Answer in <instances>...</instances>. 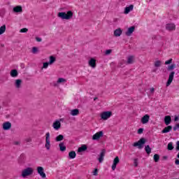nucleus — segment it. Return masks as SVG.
Wrapping results in <instances>:
<instances>
[{
    "label": "nucleus",
    "instance_id": "obj_58",
    "mask_svg": "<svg viewBox=\"0 0 179 179\" xmlns=\"http://www.w3.org/2000/svg\"><path fill=\"white\" fill-rule=\"evenodd\" d=\"M152 72H156V70H153Z\"/></svg>",
    "mask_w": 179,
    "mask_h": 179
},
{
    "label": "nucleus",
    "instance_id": "obj_44",
    "mask_svg": "<svg viewBox=\"0 0 179 179\" xmlns=\"http://www.w3.org/2000/svg\"><path fill=\"white\" fill-rule=\"evenodd\" d=\"M134 167H138V159H134Z\"/></svg>",
    "mask_w": 179,
    "mask_h": 179
},
{
    "label": "nucleus",
    "instance_id": "obj_40",
    "mask_svg": "<svg viewBox=\"0 0 179 179\" xmlns=\"http://www.w3.org/2000/svg\"><path fill=\"white\" fill-rule=\"evenodd\" d=\"M93 176H99V169H95L92 172Z\"/></svg>",
    "mask_w": 179,
    "mask_h": 179
},
{
    "label": "nucleus",
    "instance_id": "obj_18",
    "mask_svg": "<svg viewBox=\"0 0 179 179\" xmlns=\"http://www.w3.org/2000/svg\"><path fill=\"white\" fill-rule=\"evenodd\" d=\"M164 123L166 124V125H170V124L171 123V117H170V115L165 116Z\"/></svg>",
    "mask_w": 179,
    "mask_h": 179
},
{
    "label": "nucleus",
    "instance_id": "obj_11",
    "mask_svg": "<svg viewBox=\"0 0 179 179\" xmlns=\"http://www.w3.org/2000/svg\"><path fill=\"white\" fill-rule=\"evenodd\" d=\"M120 163V158L118 157H116L113 160V164L112 165V170L114 171L115 169H117V164Z\"/></svg>",
    "mask_w": 179,
    "mask_h": 179
},
{
    "label": "nucleus",
    "instance_id": "obj_12",
    "mask_svg": "<svg viewBox=\"0 0 179 179\" xmlns=\"http://www.w3.org/2000/svg\"><path fill=\"white\" fill-rule=\"evenodd\" d=\"M11 127L12 124L9 122H6L3 124V129H4V131H8L10 129Z\"/></svg>",
    "mask_w": 179,
    "mask_h": 179
},
{
    "label": "nucleus",
    "instance_id": "obj_50",
    "mask_svg": "<svg viewBox=\"0 0 179 179\" xmlns=\"http://www.w3.org/2000/svg\"><path fill=\"white\" fill-rule=\"evenodd\" d=\"M176 150H179V141L176 143Z\"/></svg>",
    "mask_w": 179,
    "mask_h": 179
},
{
    "label": "nucleus",
    "instance_id": "obj_24",
    "mask_svg": "<svg viewBox=\"0 0 179 179\" xmlns=\"http://www.w3.org/2000/svg\"><path fill=\"white\" fill-rule=\"evenodd\" d=\"M59 147L61 152H65L66 150V146H65L64 143H60L59 144Z\"/></svg>",
    "mask_w": 179,
    "mask_h": 179
},
{
    "label": "nucleus",
    "instance_id": "obj_22",
    "mask_svg": "<svg viewBox=\"0 0 179 179\" xmlns=\"http://www.w3.org/2000/svg\"><path fill=\"white\" fill-rule=\"evenodd\" d=\"M10 75V76H12V78H16V76H17V75H19V73H17V70L13 69V70H11Z\"/></svg>",
    "mask_w": 179,
    "mask_h": 179
},
{
    "label": "nucleus",
    "instance_id": "obj_34",
    "mask_svg": "<svg viewBox=\"0 0 179 179\" xmlns=\"http://www.w3.org/2000/svg\"><path fill=\"white\" fill-rule=\"evenodd\" d=\"M161 65H162V62L160 60H158L155 62V66H156V68H159V66H161Z\"/></svg>",
    "mask_w": 179,
    "mask_h": 179
},
{
    "label": "nucleus",
    "instance_id": "obj_45",
    "mask_svg": "<svg viewBox=\"0 0 179 179\" xmlns=\"http://www.w3.org/2000/svg\"><path fill=\"white\" fill-rule=\"evenodd\" d=\"M112 50H107L105 52L106 55H110L111 54Z\"/></svg>",
    "mask_w": 179,
    "mask_h": 179
},
{
    "label": "nucleus",
    "instance_id": "obj_13",
    "mask_svg": "<svg viewBox=\"0 0 179 179\" xmlns=\"http://www.w3.org/2000/svg\"><path fill=\"white\" fill-rule=\"evenodd\" d=\"M134 31H135V27L132 26L127 29V31L125 32V34L129 37L130 36H132V33H134Z\"/></svg>",
    "mask_w": 179,
    "mask_h": 179
},
{
    "label": "nucleus",
    "instance_id": "obj_4",
    "mask_svg": "<svg viewBox=\"0 0 179 179\" xmlns=\"http://www.w3.org/2000/svg\"><path fill=\"white\" fill-rule=\"evenodd\" d=\"M45 147L46 148L47 150H50V149L51 148V141L50 140V132H48L45 134Z\"/></svg>",
    "mask_w": 179,
    "mask_h": 179
},
{
    "label": "nucleus",
    "instance_id": "obj_3",
    "mask_svg": "<svg viewBox=\"0 0 179 179\" xmlns=\"http://www.w3.org/2000/svg\"><path fill=\"white\" fill-rule=\"evenodd\" d=\"M146 143V140L144 138H141L138 142H136L133 144L134 148L138 147V149H142L143 148V145Z\"/></svg>",
    "mask_w": 179,
    "mask_h": 179
},
{
    "label": "nucleus",
    "instance_id": "obj_21",
    "mask_svg": "<svg viewBox=\"0 0 179 179\" xmlns=\"http://www.w3.org/2000/svg\"><path fill=\"white\" fill-rule=\"evenodd\" d=\"M89 65L90 66H91L92 68H94L96 66V59H94V58H92L90 61H89Z\"/></svg>",
    "mask_w": 179,
    "mask_h": 179
},
{
    "label": "nucleus",
    "instance_id": "obj_6",
    "mask_svg": "<svg viewBox=\"0 0 179 179\" xmlns=\"http://www.w3.org/2000/svg\"><path fill=\"white\" fill-rule=\"evenodd\" d=\"M37 171L39 176L42 177V178H45L46 176H45V173H44V168H43V166H38Z\"/></svg>",
    "mask_w": 179,
    "mask_h": 179
},
{
    "label": "nucleus",
    "instance_id": "obj_5",
    "mask_svg": "<svg viewBox=\"0 0 179 179\" xmlns=\"http://www.w3.org/2000/svg\"><path fill=\"white\" fill-rule=\"evenodd\" d=\"M112 115H113V112L105 111L101 114V118L102 120H103L104 121H106V120H108V118H110V117H111Z\"/></svg>",
    "mask_w": 179,
    "mask_h": 179
},
{
    "label": "nucleus",
    "instance_id": "obj_42",
    "mask_svg": "<svg viewBox=\"0 0 179 179\" xmlns=\"http://www.w3.org/2000/svg\"><path fill=\"white\" fill-rule=\"evenodd\" d=\"M171 62H173V59H170L165 62V65H169V64H171Z\"/></svg>",
    "mask_w": 179,
    "mask_h": 179
},
{
    "label": "nucleus",
    "instance_id": "obj_29",
    "mask_svg": "<svg viewBox=\"0 0 179 179\" xmlns=\"http://www.w3.org/2000/svg\"><path fill=\"white\" fill-rule=\"evenodd\" d=\"M20 85H22V80L20 79H17L15 80V87H17V89L20 88Z\"/></svg>",
    "mask_w": 179,
    "mask_h": 179
},
{
    "label": "nucleus",
    "instance_id": "obj_1",
    "mask_svg": "<svg viewBox=\"0 0 179 179\" xmlns=\"http://www.w3.org/2000/svg\"><path fill=\"white\" fill-rule=\"evenodd\" d=\"M57 16L61 19L69 20L70 19H72V17L73 16V13L71 10H69L67 13L61 12L57 14Z\"/></svg>",
    "mask_w": 179,
    "mask_h": 179
},
{
    "label": "nucleus",
    "instance_id": "obj_46",
    "mask_svg": "<svg viewBox=\"0 0 179 179\" xmlns=\"http://www.w3.org/2000/svg\"><path fill=\"white\" fill-rule=\"evenodd\" d=\"M138 134H143V128L138 129Z\"/></svg>",
    "mask_w": 179,
    "mask_h": 179
},
{
    "label": "nucleus",
    "instance_id": "obj_25",
    "mask_svg": "<svg viewBox=\"0 0 179 179\" xmlns=\"http://www.w3.org/2000/svg\"><path fill=\"white\" fill-rule=\"evenodd\" d=\"M85 150H87V146L86 145H83L81 147L78 148V153L85 152Z\"/></svg>",
    "mask_w": 179,
    "mask_h": 179
},
{
    "label": "nucleus",
    "instance_id": "obj_32",
    "mask_svg": "<svg viewBox=\"0 0 179 179\" xmlns=\"http://www.w3.org/2000/svg\"><path fill=\"white\" fill-rule=\"evenodd\" d=\"M55 61H56L55 57L50 56V61H49V65H52V64H54V62H55Z\"/></svg>",
    "mask_w": 179,
    "mask_h": 179
},
{
    "label": "nucleus",
    "instance_id": "obj_20",
    "mask_svg": "<svg viewBox=\"0 0 179 179\" xmlns=\"http://www.w3.org/2000/svg\"><path fill=\"white\" fill-rule=\"evenodd\" d=\"M135 61V57L134 56H129L127 58V64H134V62Z\"/></svg>",
    "mask_w": 179,
    "mask_h": 179
},
{
    "label": "nucleus",
    "instance_id": "obj_27",
    "mask_svg": "<svg viewBox=\"0 0 179 179\" xmlns=\"http://www.w3.org/2000/svg\"><path fill=\"white\" fill-rule=\"evenodd\" d=\"M69 159H75L76 157V152L75 151H71L69 153Z\"/></svg>",
    "mask_w": 179,
    "mask_h": 179
},
{
    "label": "nucleus",
    "instance_id": "obj_48",
    "mask_svg": "<svg viewBox=\"0 0 179 179\" xmlns=\"http://www.w3.org/2000/svg\"><path fill=\"white\" fill-rule=\"evenodd\" d=\"M36 41H38V43H40V42L42 41L41 38H38V37H36Z\"/></svg>",
    "mask_w": 179,
    "mask_h": 179
},
{
    "label": "nucleus",
    "instance_id": "obj_54",
    "mask_svg": "<svg viewBox=\"0 0 179 179\" xmlns=\"http://www.w3.org/2000/svg\"><path fill=\"white\" fill-rule=\"evenodd\" d=\"M15 145H20V143L19 141H16L14 143Z\"/></svg>",
    "mask_w": 179,
    "mask_h": 179
},
{
    "label": "nucleus",
    "instance_id": "obj_57",
    "mask_svg": "<svg viewBox=\"0 0 179 179\" xmlns=\"http://www.w3.org/2000/svg\"><path fill=\"white\" fill-rule=\"evenodd\" d=\"M177 157H178V159H179V152H178V154L177 155Z\"/></svg>",
    "mask_w": 179,
    "mask_h": 179
},
{
    "label": "nucleus",
    "instance_id": "obj_7",
    "mask_svg": "<svg viewBox=\"0 0 179 179\" xmlns=\"http://www.w3.org/2000/svg\"><path fill=\"white\" fill-rule=\"evenodd\" d=\"M176 74V72L171 71L169 74V77L168 79V81L166 83V86H170L171 85V82H173V80L174 79V75Z\"/></svg>",
    "mask_w": 179,
    "mask_h": 179
},
{
    "label": "nucleus",
    "instance_id": "obj_52",
    "mask_svg": "<svg viewBox=\"0 0 179 179\" xmlns=\"http://www.w3.org/2000/svg\"><path fill=\"white\" fill-rule=\"evenodd\" d=\"M175 164H176L177 166H179V159H176Z\"/></svg>",
    "mask_w": 179,
    "mask_h": 179
},
{
    "label": "nucleus",
    "instance_id": "obj_43",
    "mask_svg": "<svg viewBox=\"0 0 179 179\" xmlns=\"http://www.w3.org/2000/svg\"><path fill=\"white\" fill-rule=\"evenodd\" d=\"M48 65H50V63H48V62H45V63H43V68L47 69V68H48Z\"/></svg>",
    "mask_w": 179,
    "mask_h": 179
},
{
    "label": "nucleus",
    "instance_id": "obj_36",
    "mask_svg": "<svg viewBox=\"0 0 179 179\" xmlns=\"http://www.w3.org/2000/svg\"><path fill=\"white\" fill-rule=\"evenodd\" d=\"M174 68H176V64H173L170 66H168V71H173L174 69Z\"/></svg>",
    "mask_w": 179,
    "mask_h": 179
},
{
    "label": "nucleus",
    "instance_id": "obj_16",
    "mask_svg": "<svg viewBox=\"0 0 179 179\" xmlns=\"http://www.w3.org/2000/svg\"><path fill=\"white\" fill-rule=\"evenodd\" d=\"M13 12L15 13H22V12H23V8H22V6H17L13 8Z\"/></svg>",
    "mask_w": 179,
    "mask_h": 179
},
{
    "label": "nucleus",
    "instance_id": "obj_17",
    "mask_svg": "<svg viewBox=\"0 0 179 179\" xmlns=\"http://www.w3.org/2000/svg\"><path fill=\"white\" fill-rule=\"evenodd\" d=\"M121 34H122V30H121L120 28L115 29L114 31V36L115 37H120V36H121Z\"/></svg>",
    "mask_w": 179,
    "mask_h": 179
},
{
    "label": "nucleus",
    "instance_id": "obj_49",
    "mask_svg": "<svg viewBox=\"0 0 179 179\" xmlns=\"http://www.w3.org/2000/svg\"><path fill=\"white\" fill-rule=\"evenodd\" d=\"M25 142H31V138H26L25 140Z\"/></svg>",
    "mask_w": 179,
    "mask_h": 179
},
{
    "label": "nucleus",
    "instance_id": "obj_47",
    "mask_svg": "<svg viewBox=\"0 0 179 179\" xmlns=\"http://www.w3.org/2000/svg\"><path fill=\"white\" fill-rule=\"evenodd\" d=\"M179 128V124H177L174 127H173V131H177Z\"/></svg>",
    "mask_w": 179,
    "mask_h": 179
},
{
    "label": "nucleus",
    "instance_id": "obj_35",
    "mask_svg": "<svg viewBox=\"0 0 179 179\" xmlns=\"http://www.w3.org/2000/svg\"><path fill=\"white\" fill-rule=\"evenodd\" d=\"M65 82H66V80L63 78H60L57 80V83H65Z\"/></svg>",
    "mask_w": 179,
    "mask_h": 179
},
{
    "label": "nucleus",
    "instance_id": "obj_10",
    "mask_svg": "<svg viewBox=\"0 0 179 179\" xmlns=\"http://www.w3.org/2000/svg\"><path fill=\"white\" fill-rule=\"evenodd\" d=\"M104 156H106V150L103 149L98 159L99 163H103V160H104Z\"/></svg>",
    "mask_w": 179,
    "mask_h": 179
},
{
    "label": "nucleus",
    "instance_id": "obj_15",
    "mask_svg": "<svg viewBox=\"0 0 179 179\" xmlns=\"http://www.w3.org/2000/svg\"><path fill=\"white\" fill-rule=\"evenodd\" d=\"M52 127H53L54 129H55L56 131H58V129H59L61 128V122H59V120H56L53 123Z\"/></svg>",
    "mask_w": 179,
    "mask_h": 179
},
{
    "label": "nucleus",
    "instance_id": "obj_14",
    "mask_svg": "<svg viewBox=\"0 0 179 179\" xmlns=\"http://www.w3.org/2000/svg\"><path fill=\"white\" fill-rule=\"evenodd\" d=\"M166 29L169 31H173L176 30V24H167L166 25Z\"/></svg>",
    "mask_w": 179,
    "mask_h": 179
},
{
    "label": "nucleus",
    "instance_id": "obj_28",
    "mask_svg": "<svg viewBox=\"0 0 179 179\" xmlns=\"http://www.w3.org/2000/svg\"><path fill=\"white\" fill-rule=\"evenodd\" d=\"M6 31V25H3L0 27V36Z\"/></svg>",
    "mask_w": 179,
    "mask_h": 179
},
{
    "label": "nucleus",
    "instance_id": "obj_23",
    "mask_svg": "<svg viewBox=\"0 0 179 179\" xmlns=\"http://www.w3.org/2000/svg\"><path fill=\"white\" fill-rule=\"evenodd\" d=\"M171 129H173V127L171 126H168L166 127H165L162 131V134H167V132H170V131H171Z\"/></svg>",
    "mask_w": 179,
    "mask_h": 179
},
{
    "label": "nucleus",
    "instance_id": "obj_26",
    "mask_svg": "<svg viewBox=\"0 0 179 179\" xmlns=\"http://www.w3.org/2000/svg\"><path fill=\"white\" fill-rule=\"evenodd\" d=\"M71 115L75 117V115H79V109H73L70 112Z\"/></svg>",
    "mask_w": 179,
    "mask_h": 179
},
{
    "label": "nucleus",
    "instance_id": "obj_38",
    "mask_svg": "<svg viewBox=\"0 0 179 179\" xmlns=\"http://www.w3.org/2000/svg\"><path fill=\"white\" fill-rule=\"evenodd\" d=\"M37 52H38V49L36 47L32 48V53L37 54Z\"/></svg>",
    "mask_w": 179,
    "mask_h": 179
},
{
    "label": "nucleus",
    "instance_id": "obj_37",
    "mask_svg": "<svg viewBox=\"0 0 179 179\" xmlns=\"http://www.w3.org/2000/svg\"><path fill=\"white\" fill-rule=\"evenodd\" d=\"M174 147L173 146V143H169L168 144V150H173Z\"/></svg>",
    "mask_w": 179,
    "mask_h": 179
},
{
    "label": "nucleus",
    "instance_id": "obj_19",
    "mask_svg": "<svg viewBox=\"0 0 179 179\" xmlns=\"http://www.w3.org/2000/svg\"><path fill=\"white\" fill-rule=\"evenodd\" d=\"M134 10V5H130L128 7H126L124 8V13L125 15H128V13L131 11Z\"/></svg>",
    "mask_w": 179,
    "mask_h": 179
},
{
    "label": "nucleus",
    "instance_id": "obj_41",
    "mask_svg": "<svg viewBox=\"0 0 179 179\" xmlns=\"http://www.w3.org/2000/svg\"><path fill=\"white\" fill-rule=\"evenodd\" d=\"M20 33H27L29 31V29L27 28H23L20 29Z\"/></svg>",
    "mask_w": 179,
    "mask_h": 179
},
{
    "label": "nucleus",
    "instance_id": "obj_39",
    "mask_svg": "<svg viewBox=\"0 0 179 179\" xmlns=\"http://www.w3.org/2000/svg\"><path fill=\"white\" fill-rule=\"evenodd\" d=\"M25 159H26V157H24V155H20V162L21 163H22V162H23L24 160H25Z\"/></svg>",
    "mask_w": 179,
    "mask_h": 179
},
{
    "label": "nucleus",
    "instance_id": "obj_33",
    "mask_svg": "<svg viewBox=\"0 0 179 179\" xmlns=\"http://www.w3.org/2000/svg\"><path fill=\"white\" fill-rule=\"evenodd\" d=\"M159 160H160V155H159V154L154 155V162H155V163H157L159 162Z\"/></svg>",
    "mask_w": 179,
    "mask_h": 179
},
{
    "label": "nucleus",
    "instance_id": "obj_31",
    "mask_svg": "<svg viewBox=\"0 0 179 179\" xmlns=\"http://www.w3.org/2000/svg\"><path fill=\"white\" fill-rule=\"evenodd\" d=\"M145 150L148 155H150V153H152V148H150V146L149 145L145 146Z\"/></svg>",
    "mask_w": 179,
    "mask_h": 179
},
{
    "label": "nucleus",
    "instance_id": "obj_30",
    "mask_svg": "<svg viewBox=\"0 0 179 179\" xmlns=\"http://www.w3.org/2000/svg\"><path fill=\"white\" fill-rule=\"evenodd\" d=\"M55 141L56 142H61V141H64V136L62 134L57 136Z\"/></svg>",
    "mask_w": 179,
    "mask_h": 179
},
{
    "label": "nucleus",
    "instance_id": "obj_8",
    "mask_svg": "<svg viewBox=\"0 0 179 179\" xmlns=\"http://www.w3.org/2000/svg\"><path fill=\"white\" fill-rule=\"evenodd\" d=\"M103 131H99V132H97L95 134L93 135L92 136V139L93 141H99V139L100 138H102L103 136Z\"/></svg>",
    "mask_w": 179,
    "mask_h": 179
},
{
    "label": "nucleus",
    "instance_id": "obj_2",
    "mask_svg": "<svg viewBox=\"0 0 179 179\" xmlns=\"http://www.w3.org/2000/svg\"><path fill=\"white\" fill-rule=\"evenodd\" d=\"M34 171V170H33V168L28 167L22 171V177H23V178H24L29 176H31V174H33Z\"/></svg>",
    "mask_w": 179,
    "mask_h": 179
},
{
    "label": "nucleus",
    "instance_id": "obj_55",
    "mask_svg": "<svg viewBox=\"0 0 179 179\" xmlns=\"http://www.w3.org/2000/svg\"><path fill=\"white\" fill-rule=\"evenodd\" d=\"M163 159H164V160H167V156H164Z\"/></svg>",
    "mask_w": 179,
    "mask_h": 179
},
{
    "label": "nucleus",
    "instance_id": "obj_53",
    "mask_svg": "<svg viewBox=\"0 0 179 179\" xmlns=\"http://www.w3.org/2000/svg\"><path fill=\"white\" fill-rule=\"evenodd\" d=\"M175 121H178V116H175Z\"/></svg>",
    "mask_w": 179,
    "mask_h": 179
},
{
    "label": "nucleus",
    "instance_id": "obj_51",
    "mask_svg": "<svg viewBox=\"0 0 179 179\" xmlns=\"http://www.w3.org/2000/svg\"><path fill=\"white\" fill-rule=\"evenodd\" d=\"M150 93H155V88L152 87L150 89Z\"/></svg>",
    "mask_w": 179,
    "mask_h": 179
},
{
    "label": "nucleus",
    "instance_id": "obj_9",
    "mask_svg": "<svg viewBox=\"0 0 179 179\" xmlns=\"http://www.w3.org/2000/svg\"><path fill=\"white\" fill-rule=\"evenodd\" d=\"M149 120H150V116L149 115H145L141 120V123L143 124H148L149 122Z\"/></svg>",
    "mask_w": 179,
    "mask_h": 179
},
{
    "label": "nucleus",
    "instance_id": "obj_56",
    "mask_svg": "<svg viewBox=\"0 0 179 179\" xmlns=\"http://www.w3.org/2000/svg\"><path fill=\"white\" fill-rule=\"evenodd\" d=\"M97 100V97L94 98V101H96Z\"/></svg>",
    "mask_w": 179,
    "mask_h": 179
}]
</instances>
